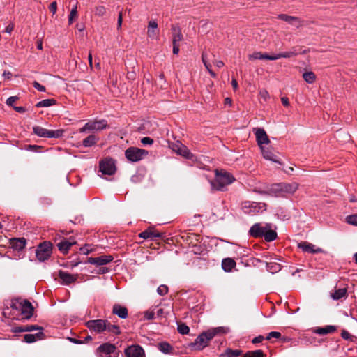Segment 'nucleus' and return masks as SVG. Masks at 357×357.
Segmentation results:
<instances>
[{
    "mask_svg": "<svg viewBox=\"0 0 357 357\" xmlns=\"http://www.w3.org/2000/svg\"><path fill=\"white\" fill-rule=\"evenodd\" d=\"M15 312L20 313L23 318L29 319L33 315V307L31 303L26 301L20 298H15L10 301V307L3 308V314L5 317L15 318Z\"/></svg>",
    "mask_w": 357,
    "mask_h": 357,
    "instance_id": "1",
    "label": "nucleus"
},
{
    "mask_svg": "<svg viewBox=\"0 0 357 357\" xmlns=\"http://www.w3.org/2000/svg\"><path fill=\"white\" fill-rule=\"evenodd\" d=\"M86 326L89 330L97 333H102L105 331L116 335L121 333L120 328L117 325L111 324L107 320H89L86 323Z\"/></svg>",
    "mask_w": 357,
    "mask_h": 357,
    "instance_id": "2",
    "label": "nucleus"
},
{
    "mask_svg": "<svg viewBox=\"0 0 357 357\" xmlns=\"http://www.w3.org/2000/svg\"><path fill=\"white\" fill-rule=\"evenodd\" d=\"M249 233L255 238L264 237L268 242L273 241L277 238V233L272 229L271 224L268 223L265 226H262L260 223H255L250 229Z\"/></svg>",
    "mask_w": 357,
    "mask_h": 357,
    "instance_id": "3",
    "label": "nucleus"
},
{
    "mask_svg": "<svg viewBox=\"0 0 357 357\" xmlns=\"http://www.w3.org/2000/svg\"><path fill=\"white\" fill-rule=\"evenodd\" d=\"M298 188V183L296 182L275 183L269 188V193L275 197H287L294 194Z\"/></svg>",
    "mask_w": 357,
    "mask_h": 357,
    "instance_id": "4",
    "label": "nucleus"
},
{
    "mask_svg": "<svg viewBox=\"0 0 357 357\" xmlns=\"http://www.w3.org/2000/svg\"><path fill=\"white\" fill-rule=\"evenodd\" d=\"M215 177L211 181V188L215 190H223L225 186L232 183L235 178L230 173L220 169L215 170Z\"/></svg>",
    "mask_w": 357,
    "mask_h": 357,
    "instance_id": "5",
    "label": "nucleus"
},
{
    "mask_svg": "<svg viewBox=\"0 0 357 357\" xmlns=\"http://www.w3.org/2000/svg\"><path fill=\"white\" fill-rule=\"evenodd\" d=\"M225 333L226 330L223 327L214 328L203 332L196 338L194 347L196 349H202L208 345L209 341L216 335Z\"/></svg>",
    "mask_w": 357,
    "mask_h": 357,
    "instance_id": "6",
    "label": "nucleus"
},
{
    "mask_svg": "<svg viewBox=\"0 0 357 357\" xmlns=\"http://www.w3.org/2000/svg\"><path fill=\"white\" fill-rule=\"evenodd\" d=\"M241 207L245 213L255 215L266 211V204L262 202L245 201L242 203Z\"/></svg>",
    "mask_w": 357,
    "mask_h": 357,
    "instance_id": "7",
    "label": "nucleus"
},
{
    "mask_svg": "<svg viewBox=\"0 0 357 357\" xmlns=\"http://www.w3.org/2000/svg\"><path fill=\"white\" fill-rule=\"evenodd\" d=\"M33 131L38 137L56 139L61 137L64 133L63 129L52 130L38 126H33Z\"/></svg>",
    "mask_w": 357,
    "mask_h": 357,
    "instance_id": "8",
    "label": "nucleus"
},
{
    "mask_svg": "<svg viewBox=\"0 0 357 357\" xmlns=\"http://www.w3.org/2000/svg\"><path fill=\"white\" fill-rule=\"evenodd\" d=\"M52 252V245L50 242L44 241L38 245L36 250V256L40 261H44L50 258Z\"/></svg>",
    "mask_w": 357,
    "mask_h": 357,
    "instance_id": "9",
    "label": "nucleus"
},
{
    "mask_svg": "<svg viewBox=\"0 0 357 357\" xmlns=\"http://www.w3.org/2000/svg\"><path fill=\"white\" fill-rule=\"evenodd\" d=\"M147 155V151L137 147H130L125 151L126 158L133 162L141 160Z\"/></svg>",
    "mask_w": 357,
    "mask_h": 357,
    "instance_id": "10",
    "label": "nucleus"
},
{
    "mask_svg": "<svg viewBox=\"0 0 357 357\" xmlns=\"http://www.w3.org/2000/svg\"><path fill=\"white\" fill-rule=\"evenodd\" d=\"M98 357H118L119 353L114 344L104 343L99 346L96 351Z\"/></svg>",
    "mask_w": 357,
    "mask_h": 357,
    "instance_id": "11",
    "label": "nucleus"
},
{
    "mask_svg": "<svg viewBox=\"0 0 357 357\" xmlns=\"http://www.w3.org/2000/svg\"><path fill=\"white\" fill-rule=\"evenodd\" d=\"M107 123L105 120L89 121L79 130L80 133L90 131H100L105 129Z\"/></svg>",
    "mask_w": 357,
    "mask_h": 357,
    "instance_id": "12",
    "label": "nucleus"
},
{
    "mask_svg": "<svg viewBox=\"0 0 357 357\" xmlns=\"http://www.w3.org/2000/svg\"><path fill=\"white\" fill-rule=\"evenodd\" d=\"M169 147L174 152L187 159L192 158L193 155L190 153L189 149L179 141L169 143Z\"/></svg>",
    "mask_w": 357,
    "mask_h": 357,
    "instance_id": "13",
    "label": "nucleus"
},
{
    "mask_svg": "<svg viewBox=\"0 0 357 357\" xmlns=\"http://www.w3.org/2000/svg\"><path fill=\"white\" fill-rule=\"evenodd\" d=\"M100 171L105 175H112L116 172L114 161L111 158L102 160L99 165Z\"/></svg>",
    "mask_w": 357,
    "mask_h": 357,
    "instance_id": "14",
    "label": "nucleus"
},
{
    "mask_svg": "<svg viewBox=\"0 0 357 357\" xmlns=\"http://www.w3.org/2000/svg\"><path fill=\"white\" fill-rule=\"evenodd\" d=\"M253 131L256 137V141L260 149L265 147V144L267 145L270 144L271 141L264 129L255 128L253 129Z\"/></svg>",
    "mask_w": 357,
    "mask_h": 357,
    "instance_id": "15",
    "label": "nucleus"
},
{
    "mask_svg": "<svg viewBox=\"0 0 357 357\" xmlns=\"http://www.w3.org/2000/svg\"><path fill=\"white\" fill-rule=\"evenodd\" d=\"M126 357H145L143 348L137 344L128 347L124 351Z\"/></svg>",
    "mask_w": 357,
    "mask_h": 357,
    "instance_id": "16",
    "label": "nucleus"
},
{
    "mask_svg": "<svg viewBox=\"0 0 357 357\" xmlns=\"http://www.w3.org/2000/svg\"><path fill=\"white\" fill-rule=\"evenodd\" d=\"M113 260L112 255H101L97 257H89L88 262L91 264L102 266L109 264Z\"/></svg>",
    "mask_w": 357,
    "mask_h": 357,
    "instance_id": "17",
    "label": "nucleus"
},
{
    "mask_svg": "<svg viewBox=\"0 0 357 357\" xmlns=\"http://www.w3.org/2000/svg\"><path fill=\"white\" fill-rule=\"evenodd\" d=\"M58 276L61 280L60 283L65 285L72 284L75 282L77 278V275H72L61 270L58 272Z\"/></svg>",
    "mask_w": 357,
    "mask_h": 357,
    "instance_id": "18",
    "label": "nucleus"
},
{
    "mask_svg": "<svg viewBox=\"0 0 357 357\" xmlns=\"http://www.w3.org/2000/svg\"><path fill=\"white\" fill-rule=\"evenodd\" d=\"M298 247L301 248L303 252L307 253L315 254L323 252L321 248H316L314 245L306 241L299 243Z\"/></svg>",
    "mask_w": 357,
    "mask_h": 357,
    "instance_id": "19",
    "label": "nucleus"
},
{
    "mask_svg": "<svg viewBox=\"0 0 357 357\" xmlns=\"http://www.w3.org/2000/svg\"><path fill=\"white\" fill-rule=\"evenodd\" d=\"M260 150L261 151L264 158H265L266 160H268L278 164L281 163L278 156L274 153V151L271 149L264 147L261 148Z\"/></svg>",
    "mask_w": 357,
    "mask_h": 357,
    "instance_id": "20",
    "label": "nucleus"
},
{
    "mask_svg": "<svg viewBox=\"0 0 357 357\" xmlns=\"http://www.w3.org/2000/svg\"><path fill=\"white\" fill-rule=\"evenodd\" d=\"M278 18L281 20L287 22L289 24L296 28H298L302 25L301 20L297 17L289 16L285 14H280L278 15Z\"/></svg>",
    "mask_w": 357,
    "mask_h": 357,
    "instance_id": "21",
    "label": "nucleus"
},
{
    "mask_svg": "<svg viewBox=\"0 0 357 357\" xmlns=\"http://www.w3.org/2000/svg\"><path fill=\"white\" fill-rule=\"evenodd\" d=\"M159 30L158 29V24L155 21L151 20L149 22L147 36L151 39H158Z\"/></svg>",
    "mask_w": 357,
    "mask_h": 357,
    "instance_id": "22",
    "label": "nucleus"
},
{
    "mask_svg": "<svg viewBox=\"0 0 357 357\" xmlns=\"http://www.w3.org/2000/svg\"><path fill=\"white\" fill-rule=\"evenodd\" d=\"M139 236L144 239L150 238L151 240H154L157 238H160L161 236V234L159 232L156 231L153 228L149 227L145 231L141 232L139 234Z\"/></svg>",
    "mask_w": 357,
    "mask_h": 357,
    "instance_id": "23",
    "label": "nucleus"
},
{
    "mask_svg": "<svg viewBox=\"0 0 357 357\" xmlns=\"http://www.w3.org/2000/svg\"><path fill=\"white\" fill-rule=\"evenodd\" d=\"M26 244V241L24 238H13L10 241V247L17 251L23 250Z\"/></svg>",
    "mask_w": 357,
    "mask_h": 357,
    "instance_id": "24",
    "label": "nucleus"
},
{
    "mask_svg": "<svg viewBox=\"0 0 357 357\" xmlns=\"http://www.w3.org/2000/svg\"><path fill=\"white\" fill-rule=\"evenodd\" d=\"M112 312L121 319H126L128 315L127 308L119 304L113 306Z\"/></svg>",
    "mask_w": 357,
    "mask_h": 357,
    "instance_id": "25",
    "label": "nucleus"
},
{
    "mask_svg": "<svg viewBox=\"0 0 357 357\" xmlns=\"http://www.w3.org/2000/svg\"><path fill=\"white\" fill-rule=\"evenodd\" d=\"M76 243L75 241L68 239V240H63L59 242L57 244V246L59 248V250L63 254H66L70 248L75 245Z\"/></svg>",
    "mask_w": 357,
    "mask_h": 357,
    "instance_id": "26",
    "label": "nucleus"
},
{
    "mask_svg": "<svg viewBox=\"0 0 357 357\" xmlns=\"http://www.w3.org/2000/svg\"><path fill=\"white\" fill-rule=\"evenodd\" d=\"M45 335L43 331H39L36 334H26L24 336V342L26 343H33L38 340L43 339Z\"/></svg>",
    "mask_w": 357,
    "mask_h": 357,
    "instance_id": "27",
    "label": "nucleus"
},
{
    "mask_svg": "<svg viewBox=\"0 0 357 357\" xmlns=\"http://www.w3.org/2000/svg\"><path fill=\"white\" fill-rule=\"evenodd\" d=\"M248 58L250 60H255V59H267L273 61V56H270L266 53H262L261 52H255L252 54L248 55Z\"/></svg>",
    "mask_w": 357,
    "mask_h": 357,
    "instance_id": "28",
    "label": "nucleus"
},
{
    "mask_svg": "<svg viewBox=\"0 0 357 357\" xmlns=\"http://www.w3.org/2000/svg\"><path fill=\"white\" fill-rule=\"evenodd\" d=\"M236 266V261L231 258L224 259L222 261V268L227 272L231 271Z\"/></svg>",
    "mask_w": 357,
    "mask_h": 357,
    "instance_id": "29",
    "label": "nucleus"
},
{
    "mask_svg": "<svg viewBox=\"0 0 357 357\" xmlns=\"http://www.w3.org/2000/svg\"><path fill=\"white\" fill-rule=\"evenodd\" d=\"M98 137L96 136L95 135H91L83 140L82 144L84 147H91L95 145L98 142Z\"/></svg>",
    "mask_w": 357,
    "mask_h": 357,
    "instance_id": "30",
    "label": "nucleus"
},
{
    "mask_svg": "<svg viewBox=\"0 0 357 357\" xmlns=\"http://www.w3.org/2000/svg\"><path fill=\"white\" fill-rule=\"evenodd\" d=\"M335 331V327L333 326H326L322 328H318L315 330V333L319 335H325L331 333Z\"/></svg>",
    "mask_w": 357,
    "mask_h": 357,
    "instance_id": "31",
    "label": "nucleus"
},
{
    "mask_svg": "<svg viewBox=\"0 0 357 357\" xmlns=\"http://www.w3.org/2000/svg\"><path fill=\"white\" fill-rule=\"evenodd\" d=\"M303 79L308 84H312L316 80V75L312 71H307L303 74Z\"/></svg>",
    "mask_w": 357,
    "mask_h": 357,
    "instance_id": "32",
    "label": "nucleus"
},
{
    "mask_svg": "<svg viewBox=\"0 0 357 357\" xmlns=\"http://www.w3.org/2000/svg\"><path fill=\"white\" fill-rule=\"evenodd\" d=\"M297 54V52H295L294 51H289V52H285L279 53L273 56V61L279 59L280 58H290Z\"/></svg>",
    "mask_w": 357,
    "mask_h": 357,
    "instance_id": "33",
    "label": "nucleus"
},
{
    "mask_svg": "<svg viewBox=\"0 0 357 357\" xmlns=\"http://www.w3.org/2000/svg\"><path fill=\"white\" fill-rule=\"evenodd\" d=\"M241 354L240 350L227 349L225 353L222 354L220 357H238Z\"/></svg>",
    "mask_w": 357,
    "mask_h": 357,
    "instance_id": "34",
    "label": "nucleus"
},
{
    "mask_svg": "<svg viewBox=\"0 0 357 357\" xmlns=\"http://www.w3.org/2000/svg\"><path fill=\"white\" fill-rule=\"evenodd\" d=\"M56 101L54 99H45L36 104L37 107H47L55 105Z\"/></svg>",
    "mask_w": 357,
    "mask_h": 357,
    "instance_id": "35",
    "label": "nucleus"
},
{
    "mask_svg": "<svg viewBox=\"0 0 357 357\" xmlns=\"http://www.w3.org/2000/svg\"><path fill=\"white\" fill-rule=\"evenodd\" d=\"M347 294V290L346 289H339L334 291V293L332 294L331 296L335 300L340 299L343 297H344Z\"/></svg>",
    "mask_w": 357,
    "mask_h": 357,
    "instance_id": "36",
    "label": "nucleus"
},
{
    "mask_svg": "<svg viewBox=\"0 0 357 357\" xmlns=\"http://www.w3.org/2000/svg\"><path fill=\"white\" fill-rule=\"evenodd\" d=\"M202 62H203L204 66L206 67V68L207 69L208 73H210L211 76L213 77H216V74L212 70L211 66L207 61L206 58V54L204 53H202Z\"/></svg>",
    "mask_w": 357,
    "mask_h": 357,
    "instance_id": "37",
    "label": "nucleus"
},
{
    "mask_svg": "<svg viewBox=\"0 0 357 357\" xmlns=\"http://www.w3.org/2000/svg\"><path fill=\"white\" fill-rule=\"evenodd\" d=\"M174 33L173 34L172 43L178 44L183 39V36L179 29H176V28L173 29Z\"/></svg>",
    "mask_w": 357,
    "mask_h": 357,
    "instance_id": "38",
    "label": "nucleus"
},
{
    "mask_svg": "<svg viewBox=\"0 0 357 357\" xmlns=\"http://www.w3.org/2000/svg\"><path fill=\"white\" fill-rule=\"evenodd\" d=\"M158 348L160 351H162V353H165V354L169 353L172 349V346L167 342L160 343L158 344Z\"/></svg>",
    "mask_w": 357,
    "mask_h": 357,
    "instance_id": "39",
    "label": "nucleus"
},
{
    "mask_svg": "<svg viewBox=\"0 0 357 357\" xmlns=\"http://www.w3.org/2000/svg\"><path fill=\"white\" fill-rule=\"evenodd\" d=\"M266 267L267 270L271 272L272 273H276L281 269L280 264L278 263H268Z\"/></svg>",
    "mask_w": 357,
    "mask_h": 357,
    "instance_id": "40",
    "label": "nucleus"
},
{
    "mask_svg": "<svg viewBox=\"0 0 357 357\" xmlns=\"http://www.w3.org/2000/svg\"><path fill=\"white\" fill-rule=\"evenodd\" d=\"M77 4L72 8L68 16V24H73L75 19L77 17Z\"/></svg>",
    "mask_w": 357,
    "mask_h": 357,
    "instance_id": "41",
    "label": "nucleus"
},
{
    "mask_svg": "<svg viewBox=\"0 0 357 357\" xmlns=\"http://www.w3.org/2000/svg\"><path fill=\"white\" fill-rule=\"evenodd\" d=\"M243 357H264V355L261 350H255L248 351Z\"/></svg>",
    "mask_w": 357,
    "mask_h": 357,
    "instance_id": "42",
    "label": "nucleus"
},
{
    "mask_svg": "<svg viewBox=\"0 0 357 357\" xmlns=\"http://www.w3.org/2000/svg\"><path fill=\"white\" fill-rule=\"evenodd\" d=\"M178 331L183 335L188 334L190 331L189 327L183 323L178 324L177 327Z\"/></svg>",
    "mask_w": 357,
    "mask_h": 357,
    "instance_id": "43",
    "label": "nucleus"
},
{
    "mask_svg": "<svg viewBox=\"0 0 357 357\" xmlns=\"http://www.w3.org/2000/svg\"><path fill=\"white\" fill-rule=\"evenodd\" d=\"M94 13L98 16H103L106 13V8L103 6H98L95 8Z\"/></svg>",
    "mask_w": 357,
    "mask_h": 357,
    "instance_id": "44",
    "label": "nucleus"
},
{
    "mask_svg": "<svg viewBox=\"0 0 357 357\" xmlns=\"http://www.w3.org/2000/svg\"><path fill=\"white\" fill-rule=\"evenodd\" d=\"M346 220L348 224L357 226V214L348 215Z\"/></svg>",
    "mask_w": 357,
    "mask_h": 357,
    "instance_id": "45",
    "label": "nucleus"
},
{
    "mask_svg": "<svg viewBox=\"0 0 357 357\" xmlns=\"http://www.w3.org/2000/svg\"><path fill=\"white\" fill-rule=\"evenodd\" d=\"M155 317V308H151L144 312V318L147 320H152Z\"/></svg>",
    "mask_w": 357,
    "mask_h": 357,
    "instance_id": "46",
    "label": "nucleus"
},
{
    "mask_svg": "<svg viewBox=\"0 0 357 357\" xmlns=\"http://www.w3.org/2000/svg\"><path fill=\"white\" fill-rule=\"evenodd\" d=\"M157 292L160 296H165L168 292V287L166 285H160L157 289Z\"/></svg>",
    "mask_w": 357,
    "mask_h": 357,
    "instance_id": "47",
    "label": "nucleus"
},
{
    "mask_svg": "<svg viewBox=\"0 0 357 357\" xmlns=\"http://www.w3.org/2000/svg\"><path fill=\"white\" fill-rule=\"evenodd\" d=\"M280 337H281V333L280 332L272 331L268 333V335L266 337V340H270L273 337L279 339Z\"/></svg>",
    "mask_w": 357,
    "mask_h": 357,
    "instance_id": "48",
    "label": "nucleus"
},
{
    "mask_svg": "<svg viewBox=\"0 0 357 357\" xmlns=\"http://www.w3.org/2000/svg\"><path fill=\"white\" fill-rule=\"evenodd\" d=\"M259 96L260 97L264 99L265 101H266L269 98V93L268 92L264 89H262L259 91Z\"/></svg>",
    "mask_w": 357,
    "mask_h": 357,
    "instance_id": "49",
    "label": "nucleus"
},
{
    "mask_svg": "<svg viewBox=\"0 0 357 357\" xmlns=\"http://www.w3.org/2000/svg\"><path fill=\"white\" fill-rule=\"evenodd\" d=\"M141 142L144 145H151L153 143V140L149 137H145L142 138Z\"/></svg>",
    "mask_w": 357,
    "mask_h": 357,
    "instance_id": "50",
    "label": "nucleus"
},
{
    "mask_svg": "<svg viewBox=\"0 0 357 357\" xmlns=\"http://www.w3.org/2000/svg\"><path fill=\"white\" fill-rule=\"evenodd\" d=\"M25 329H26V331H35V330H40V331H43V328L42 327H39V326H38L36 325L26 326H25Z\"/></svg>",
    "mask_w": 357,
    "mask_h": 357,
    "instance_id": "51",
    "label": "nucleus"
},
{
    "mask_svg": "<svg viewBox=\"0 0 357 357\" xmlns=\"http://www.w3.org/2000/svg\"><path fill=\"white\" fill-rule=\"evenodd\" d=\"M341 337L346 340H349L351 339L352 336L347 331L342 330L341 332Z\"/></svg>",
    "mask_w": 357,
    "mask_h": 357,
    "instance_id": "52",
    "label": "nucleus"
},
{
    "mask_svg": "<svg viewBox=\"0 0 357 357\" xmlns=\"http://www.w3.org/2000/svg\"><path fill=\"white\" fill-rule=\"evenodd\" d=\"M33 86H34V88H36L37 90H38L39 91H41V92H44L45 91V87L41 84H40L38 82L36 81H34L33 82Z\"/></svg>",
    "mask_w": 357,
    "mask_h": 357,
    "instance_id": "53",
    "label": "nucleus"
},
{
    "mask_svg": "<svg viewBox=\"0 0 357 357\" xmlns=\"http://www.w3.org/2000/svg\"><path fill=\"white\" fill-rule=\"evenodd\" d=\"M89 245H86L84 247L80 248V251L84 255H88L91 252H92V249L89 248Z\"/></svg>",
    "mask_w": 357,
    "mask_h": 357,
    "instance_id": "54",
    "label": "nucleus"
},
{
    "mask_svg": "<svg viewBox=\"0 0 357 357\" xmlns=\"http://www.w3.org/2000/svg\"><path fill=\"white\" fill-rule=\"evenodd\" d=\"M11 331L13 333H22V332H26V329H25V326H16V327H13L11 329Z\"/></svg>",
    "mask_w": 357,
    "mask_h": 357,
    "instance_id": "55",
    "label": "nucleus"
},
{
    "mask_svg": "<svg viewBox=\"0 0 357 357\" xmlns=\"http://www.w3.org/2000/svg\"><path fill=\"white\" fill-rule=\"evenodd\" d=\"M49 9L50 10V12L52 13L53 15H54L56 12V10H57V3L56 1H53L50 3V6H49Z\"/></svg>",
    "mask_w": 357,
    "mask_h": 357,
    "instance_id": "56",
    "label": "nucleus"
},
{
    "mask_svg": "<svg viewBox=\"0 0 357 357\" xmlns=\"http://www.w3.org/2000/svg\"><path fill=\"white\" fill-rule=\"evenodd\" d=\"M123 22V15L122 12H119L118 15V21H117V29H119L121 28Z\"/></svg>",
    "mask_w": 357,
    "mask_h": 357,
    "instance_id": "57",
    "label": "nucleus"
},
{
    "mask_svg": "<svg viewBox=\"0 0 357 357\" xmlns=\"http://www.w3.org/2000/svg\"><path fill=\"white\" fill-rule=\"evenodd\" d=\"M17 99V97L11 96L7 99L6 103L8 105H13V104L16 101Z\"/></svg>",
    "mask_w": 357,
    "mask_h": 357,
    "instance_id": "58",
    "label": "nucleus"
},
{
    "mask_svg": "<svg viewBox=\"0 0 357 357\" xmlns=\"http://www.w3.org/2000/svg\"><path fill=\"white\" fill-rule=\"evenodd\" d=\"M213 64L215 65V67H217L218 68H221L224 66V63L223 61H220V60H215L213 61Z\"/></svg>",
    "mask_w": 357,
    "mask_h": 357,
    "instance_id": "59",
    "label": "nucleus"
},
{
    "mask_svg": "<svg viewBox=\"0 0 357 357\" xmlns=\"http://www.w3.org/2000/svg\"><path fill=\"white\" fill-rule=\"evenodd\" d=\"M12 76V73L9 71H4V73H3V77L6 79H10Z\"/></svg>",
    "mask_w": 357,
    "mask_h": 357,
    "instance_id": "60",
    "label": "nucleus"
},
{
    "mask_svg": "<svg viewBox=\"0 0 357 357\" xmlns=\"http://www.w3.org/2000/svg\"><path fill=\"white\" fill-rule=\"evenodd\" d=\"M264 340V337L261 336V335H259L258 337H255L253 340H252V342L254 344H256V343H259L261 342H262V340Z\"/></svg>",
    "mask_w": 357,
    "mask_h": 357,
    "instance_id": "61",
    "label": "nucleus"
},
{
    "mask_svg": "<svg viewBox=\"0 0 357 357\" xmlns=\"http://www.w3.org/2000/svg\"><path fill=\"white\" fill-rule=\"evenodd\" d=\"M13 29H14V25L13 24H10L6 27L5 31L6 33H10L13 31Z\"/></svg>",
    "mask_w": 357,
    "mask_h": 357,
    "instance_id": "62",
    "label": "nucleus"
},
{
    "mask_svg": "<svg viewBox=\"0 0 357 357\" xmlns=\"http://www.w3.org/2000/svg\"><path fill=\"white\" fill-rule=\"evenodd\" d=\"M281 101H282V103L283 104L284 106H289V99L286 97H282L281 98Z\"/></svg>",
    "mask_w": 357,
    "mask_h": 357,
    "instance_id": "63",
    "label": "nucleus"
},
{
    "mask_svg": "<svg viewBox=\"0 0 357 357\" xmlns=\"http://www.w3.org/2000/svg\"><path fill=\"white\" fill-rule=\"evenodd\" d=\"M179 52V47L178 44H173V53L177 54Z\"/></svg>",
    "mask_w": 357,
    "mask_h": 357,
    "instance_id": "64",
    "label": "nucleus"
}]
</instances>
